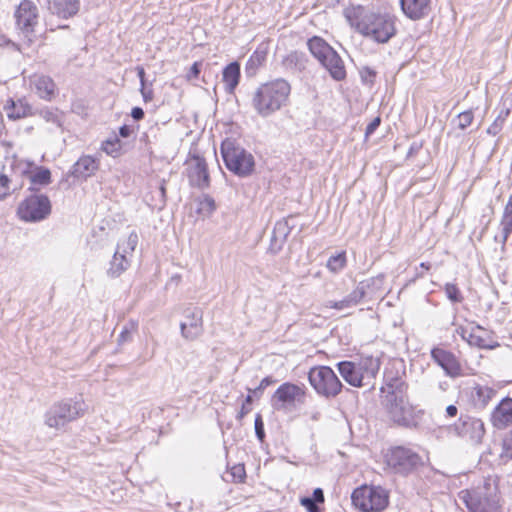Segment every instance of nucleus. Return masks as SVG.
<instances>
[{
  "mask_svg": "<svg viewBox=\"0 0 512 512\" xmlns=\"http://www.w3.org/2000/svg\"><path fill=\"white\" fill-rule=\"evenodd\" d=\"M498 130H499V127H498L497 123L495 122L488 128L487 132L495 135L498 132Z\"/></svg>",
  "mask_w": 512,
  "mask_h": 512,
  "instance_id": "13d9d810",
  "label": "nucleus"
},
{
  "mask_svg": "<svg viewBox=\"0 0 512 512\" xmlns=\"http://www.w3.org/2000/svg\"><path fill=\"white\" fill-rule=\"evenodd\" d=\"M221 153L226 167L239 176L249 175L254 168V158L251 153L236 145L231 140H225Z\"/></svg>",
  "mask_w": 512,
  "mask_h": 512,
  "instance_id": "423d86ee",
  "label": "nucleus"
},
{
  "mask_svg": "<svg viewBox=\"0 0 512 512\" xmlns=\"http://www.w3.org/2000/svg\"><path fill=\"white\" fill-rule=\"evenodd\" d=\"M380 359L373 356L361 357L354 361H342L337 364L342 378L353 387L371 385L380 369Z\"/></svg>",
  "mask_w": 512,
  "mask_h": 512,
  "instance_id": "20e7f679",
  "label": "nucleus"
},
{
  "mask_svg": "<svg viewBox=\"0 0 512 512\" xmlns=\"http://www.w3.org/2000/svg\"><path fill=\"white\" fill-rule=\"evenodd\" d=\"M445 292L447 297L453 302H460L462 300L460 292L454 284H446Z\"/></svg>",
  "mask_w": 512,
  "mask_h": 512,
  "instance_id": "a19ab883",
  "label": "nucleus"
},
{
  "mask_svg": "<svg viewBox=\"0 0 512 512\" xmlns=\"http://www.w3.org/2000/svg\"><path fill=\"white\" fill-rule=\"evenodd\" d=\"M231 475L233 476L234 481H242L245 477V469L242 465H236L231 468Z\"/></svg>",
  "mask_w": 512,
  "mask_h": 512,
  "instance_id": "c03bdc74",
  "label": "nucleus"
},
{
  "mask_svg": "<svg viewBox=\"0 0 512 512\" xmlns=\"http://www.w3.org/2000/svg\"><path fill=\"white\" fill-rule=\"evenodd\" d=\"M313 500H314V502H319V503L324 502V494H323L322 489L316 488L313 491Z\"/></svg>",
  "mask_w": 512,
  "mask_h": 512,
  "instance_id": "3c124183",
  "label": "nucleus"
},
{
  "mask_svg": "<svg viewBox=\"0 0 512 512\" xmlns=\"http://www.w3.org/2000/svg\"><path fill=\"white\" fill-rule=\"evenodd\" d=\"M201 67H202V62H200V61L194 62V64L190 67V69L188 70V72L186 74V79L188 81H192V80L198 78L200 71H201Z\"/></svg>",
  "mask_w": 512,
  "mask_h": 512,
  "instance_id": "79ce46f5",
  "label": "nucleus"
},
{
  "mask_svg": "<svg viewBox=\"0 0 512 512\" xmlns=\"http://www.w3.org/2000/svg\"><path fill=\"white\" fill-rule=\"evenodd\" d=\"M367 285L365 282L359 283L355 290H353L347 297L340 301H329L326 307L343 310L357 305L365 296Z\"/></svg>",
  "mask_w": 512,
  "mask_h": 512,
  "instance_id": "4be33fe9",
  "label": "nucleus"
},
{
  "mask_svg": "<svg viewBox=\"0 0 512 512\" xmlns=\"http://www.w3.org/2000/svg\"><path fill=\"white\" fill-rule=\"evenodd\" d=\"M491 422L497 429H505L512 424V398H504L494 408Z\"/></svg>",
  "mask_w": 512,
  "mask_h": 512,
  "instance_id": "a211bd4d",
  "label": "nucleus"
},
{
  "mask_svg": "<svg viewBox=\"0 0 512 512\" xmlns=\"http://www.w3.org/2000/svg\"><path fill=\"white\" fill-rule=\"evenodd\" d=\"M308 380L314 390L325 398H334L342 390V383L328 366H316L310 369Z\"/></svg>",
  "mask_w": 512,
  "mask_h": 512,
  "instance_id": "1a4fd4ad",
  "label": "nucleus"
},
{
  "mask_svg": "<svg viewBox=\"0 0 512 512\" xmlns=\"http://www.w3.org/2000/svg\"><path fill=\"white\" fill-rule=\"evenodd\" d=\"M240 79V65L237 62H232L226 66L222 73V80L225 89L232 93L237 87Z\"/></svg>",
  "mask_w": 512,
  "mask_h": 512,
  "instance_id": "cd10ccee",
  "label": "nucleus"
},
{
  "mask_svg": "<svg viewBox=\"0 0 512 512\" xmlns=\"http://www.w3.org/2000/svg\"><path fill=\"white\" fill-rule=\"evenodd\" d=\"M129 265L130 261L128 259V256L120 252H115L110 262L108 274L111 277H118L129 267Z\"/></svg>",
  "mask_w": 512,
  "mask_h": 512,
  "instance_id": "c85d7f7f",
  "label": "nucleus"
},
{
  "mask_svg": "<svg viewBox=\"0 0 512 512\" xmlns=\"http://www.w3.org/2000/svg\"><path fill=\"white\" fill-rule=\"evenodd\" d=\"M305 391L298 385L284 383L272 396V405L276 410L291 411L297 404L303 403Z\"/></svg>",
  "mask_w": 512,
  "mask_h": 512,
  "instance_id": "9b49d317",
  "label": "nucleus"
},
{
  "mask_svg": "<svg viewBox=\"0 0 512 512\" xmlns=\"http://www.w3.org/2000/svg\"><path fill=\"white\" fill-rule=\"evenodd\" d=\"M401 9L411 20H420L428 16L431 10L430 0H400Z\"/></svg>",
  "mask_w": 512,
  "mask_h": 512,
  "instance_id": "6ab92c4d",
  "label": "nucleus"
},
{
  "mask_svg": "<svg viewBox=\"0 0 512 512\" xmlns=\"http://www.w3.org/2000/svg\"><path fill=\"white\" fill-rule=\"evenodd\" d=\"M432 358L442 367V369L450 376H457L460 366L456 358L450 353L440 348H435L431 352Z\"/></svg>",
  "mask_w": 512,
  "mask_h": 512,
  "instance_id": "412c9836",
  "label": "nucleus"
},
{
  "mask_svg": "<svg viewBox=\"0 0 512 512\" xmlns=\"http://www.w3.org/2000/svg\"><path fill=\"white\" fill-rule=\"evenodd\" d=\"M458 409L455 405H449L446 408V416L449 418H454L457 416Z\"/></svg>",
  "mask_w": 512,
  "mask_h": 512,
  "instance_id": "603ef678",
  "label": "nucleus"
},
{
  "mask_svg": "<svg viewBox=\"0 0 512 512\" xmlns=\"http://www.w3.org/2000/svg\"><path fill=\"white\" fill-rule=\"evenodd\" d=\"M18 28L27 36L33 32L37 24V7L29 0H23L15 13Z\"/></svg>",
  "mask_w": 512,
  "mask_h": 512,
  "instance_id": "4468645a",
  "label": "nucleus"
},
{
  "mask_svg": "<svg viewBox=\"0 0 512 512\" xmlns=\"http://www.w3.org/2000/svg\"><path fill=\"white\" fill-rule=\"evenodd\" d=\"M51 212L50 200L45 195H31L18 207L19 218L26 222H37L45 219Z\"/></svg>",
  "mask_w": 512,
  "mask_h": 512,
  "instance_id": "9d476101",
  "label": "nucleus"
},
{
  "mask_svg": "<svg viewBox=\"0 0 512 512\" xmlns=\"http://www.w3.org/2000/svg\"><path fill=\"white\" fill-rule=\"evenodd\" d=\"M353 504L364 512H380L389 503L388 492L380 486L364 485L352 493Z\"/></svg>",
  "mask_w": 512,
  "mask_h": 512,
  "instance_id": "0eeeda50",
  "label": "nucleus"
},
{
  "mask_svg": "<svg viewBox=\"0 0 512 512\" xmlns=\"http://www.w3.org/2000/svg\"><path fill=\"white\" fill-rule=\"evenodd\" d=\"M512 231V195H510L508 202L504 208L503 217L501 220V233L495 236L496 242L502 246L506 243L508 236Z\"/></svg>",
  "mask_w": 512,
  "mask_h": 512,
  "instance_id": "a878e982",
  "label": "nucleus"
},
{
  "mask_svg": "<svg viewBox=\"0 0 512 512\" xmlns=\"http://www.w3.org/2000/svg\"><path fill=\"white\" fill-rule=\"evenodd\" d=\"M252 402V396L248 395L245 399V403L242 405L241 411L239 413V418L244 417L246 414H248L251 410L250 404Z\"/></svg>",
  "mask_w": 512,
  "mask_h": 512,
  "instance_id": "de8ad7c7",
  "label": "nucleus"
},
{
  "mask_svg": "<svg viewBox=\"0 0 512 512\" xmlns=\"http://www.w3.org/2000/svg\"><path fill=\"white\" fill-rule=\"evenodd\" d=\"M255 432L260 441L263 440L264 434V425L260 415H257L255 418Z\"/></svg>",
  "mask_w": 512,
  "mask_h": 512,
  "instance_id": "a18cd8bd",
  "label": "nucleus"
},
{
  "mask_svg": "<svg viewBox=\"0 0 512 512\" xmlns=\"http://www.w3.org/2000/svg\"><path fill=\"white\" fill-rule=\"evenodd\" d=\"M98 169V163L91 156L81 157L73 166V175L75 177L87 178L94 174Z\"/></svg>",
  "mask_w": 512,
  "mask_h": 512,
  "instance_id": "bb28decb",
  "label": "nucleus"
},
{
  "mask_svg": "<svg viewBox=\"0 0 512 512\" xmlns=\"http://www.w3.org/2000/svg\"><path fill=\"white\" fill-rule=\"evenodd\" d=\"M321 64L329 71L335 80H342L346 76V70L342 59L335 50L330 51L321 61Z\"/></svg>",
  "mask_w": 512,
  "mask_h": 512,
  "instance_id": "b1692460",
  "label": "nucleus"
},
{
  "mask_svg": "<svg viewBox=\"0 0 512 512\" xmlns=\"http://www.w3.org/2000/svg\"><path fill=\"white\" fill-rule=\"evenodd\" d=\"M300 503L308 510V512H319V509L312 498H302Z\"/></svg>",
  "mask_w": 512,
  "mask_h": 512,
  "instance_id": "49530a36",
  "label": "nucleus"
},
{
  "mask_svg": "<svg viewBox=\"0 0 512 512\" xmlns=\"http://www.w3.org/2000/svg\"><path fill=\"white\" fill-rule=\"evenodd\" d=\"M9 194V179L5 175H0V200Z\"/></svg>",
  "mask_w": 512,
  "mask_h": 512,
  "instance_id": "37998d69",
  "label": "nucleus"
},
{
  "mask_svg": "<svg viewBox=\"0 0 512 512\" xmlns=\"http://www.w3.org/2000/svg\"><path fill=\"white\" fill-rule=\"evenodd\" d=\"M385 462L395 472L407 473L421 462V458L411 449L394 447L386 452Z\"/></svg>",
  "mask_w": 512,
  "mask_h": 512,
  "instance_id": "f8f14e48",
  "label": "nucleus"
},
{
  "mask_svg": "<svg viewBox=\"0 0 512 512\" xmlns=\"http://www.w3.org/2000/svg\"><path fill=\"white\" fill-rule=\"evenodd\" d=\"M379 125H380V118L377 117V118L373 119L366 127V132H365L366 137L370 136L378 128Z\"/></svg>",
  "mask_w": 512,
  "mask_h": 512,
  "instance_id": "09e8293b",
  "label": "nucleus"
},
{
  "mask_svg": "<svg viewBox=\"0 0 512 512\" xmlns=\"http://www.w3.org/2000/svg\"><path fill=\"white\" fill-rule=\"evenodd\" d=\"M500 457L505 460L512 459V436L504 438Z\"/></svg>",
  "mask_w": 512,
  "mask_h": 512,
  "instance_id": "ea45409f",
  "label": "nucleus"
},
{
  "mask_svg": "<svg viewBox=\"0 0 512 512\" xmlns=\"http://www.w3.org/2000/svg\"><path fill=\"white\" fill-rule=\"evenodd\" d=\"M136 70H137L138 77L140 79L141 87H144L145 86V71H144V68L138 66L136 68Z\"/></svg>",
  "mask_w": 512,
  "mask_h": 512,
  "instance_id": "6e6d98bb",
  "label": "nucleus"
},
{
  "mask_svg": "<svg viewBox=\"0 0 512 512\" xmlns=\"http://www.w3.org/2000/svg\"><path fill=\"white\" fill-rule=\"evenodd\" d=\"M452 430L460 437L469 439L474 444H479L485 434V427L482 420L469 416H461Z\"/></svg>",
  "mask_w": 512,
  "mask_h": 512,
  "instance_id": "ddd939ff",
  "label": "nucleus"
},
{
  "mask_svg": "<svg viewBox=\"0 0 512 512\" xmlns=\"http://www.w3.org/2000/svg\"><path fill=\"white\" fill-rule=\"evenodd\" d=\"M197 203V209L196 212L199 214L203 219L209 218L214 211L216 210V203L213 198L210 196H203L196 201Z\"/></svg>",
  "mask_w": 512,
  "mask_h": 512,
  "instance_id": "2f4dec72",
  "label": "nucleus"
},
{
  "mask_svg": "<svg viewBox=\"0 0 512 512\" xmlns=\"http://www.w3.org/2000/svg\"><path fill=\"white\" fill-rule=\"evenodd\" d=\"M421 267H423L425 269H429L430 266L426 263H421Z\"/></svg>",
  "mask_w": 512,
  "mask_h": 512,
  "instance_id": "052dcab7",
  "label": "nucleus"
},
{
  "mask_svg": "<svg viewBox=\"0 0 512 512\" xmlns=\"http://www.w3.org/2000/svg\"><path fill=\"white\" fill-rule=\"evenodd\" d=\"M461 336L469 345L479 348H492L491 340L487 330L480 326H471L461 329Z\"/></svg>",
  "mask_w": 512,
  "mask_h": 512,
  "instance_id": "aec40b11",
  "label": "nucleus"
},
{
  "mask_svg": "<svg viewBox=\"0 0 512 512\" xmlns=\"http://www.w3.org/2000/svg\"><path fill=\"white\" fill-rule=\"evenodd\" d=\"M86 409V404L82 399L61 400L47 410L44 422L49 428L60 430L69 422L83 416Z\"/></svg>",
  "mask_w": 512,
  "mask_h": 512,
  "instance_id": "39448f33",
  "label": "nucleus"
},
{
  "mask_svg": "<svg viewBox=\"0 0 512 512\" xmlns=\"http://www.w3.org/2000/svg\"><path fill=\"white\" fill-rule=\"evenodd\" d=\"M131 116L135 120H141L144 117V111L140 107H134L131 111Z\"/></svg>",
  "mask_w": 512,
  "mask_h": 512,
  "instance_id": "8fccbe9b",
  "label": "nucleus"
},
{
  "mask_svg": "<svg viewBox=\"0 0 512 512\" xmlns=\"http://www.w3.org/2000/svg\"><path fill=\"white\" fill-rule=\"evenodd\" d=\"M458 498L469 512H502L498 487L490 479L473 489L461 490Z\"/></svg>",
  "mask_w": 512,
  "mask_h": 512,
  "instance_id": "7ed1b4c3",
  "label": "nucleus"
},
{
  "mask_svg": "<svg viewBox=\"0 0 512 512\" xmlns=\"http://www.w3.org/2000/svg\"><path fill=\"white\" fill-rule=\"evenodd\" d=\"M52 13L62 18L75 15L79 10V0H48Z\"/></svg>",
  "mask_w": 512,
  "mask_h": 512,
  "instance_id": "393cba45",
  "label": "nucleus"
},
{
  "mask_svg": "<svg viewBox=\"0 0 512 512\" xmlns=\"http://www.w3.org/2000/svg\"><path fill=\"white\" fill-rule=\"evenodd\" d=\"M37 114L41 119H43L46 123L55 126L56 128L62 127V117L60 112L57 109L45 107L40 109Z\"/></svg>",
  "mask_w": 512,
  "mask_h": 512,
  "instance_id": "473e14b6",
  "label": "nucleus"
},
{
  "mask_svg": "<svg viewBox=\"0 0 512 512\" xmlns=\"http://www.w3.org/2000/svg\"><path fill=\"white\" fill-rule=\"evenodd\" d=\"M346 264V253L342 251L336 255L330 256L327 260L326 267L331 273L338 274L346 267Z\"/></svg>",
  "mask_w": 512,
  "mask_h": 512,
  "instance_id": "72a5a7b5",
  "label": "nucleus"
},
{
  "mask_svg": "<svg viewBox=\"0 0 512 512\" xmlns=\"http://www.w3.org/2000/svg\"><path fill=\"white\" fill-rule=\"evenodd\" d=\"M337 1L339 2L340 0H337Z\"/></svg>",
  "mask_w": 512,
  "mask_h": 512,
  "instance_id": "680f3d73",
  "label": "nucleus"
},
{
  "mask_svg": "<svg viewBox=\"0 0 512 512\" xmlns=\"http://www.w3.org/2000/svg\"><path fill=\"white\" fill-rule=\"evenodd\" d=\"M474 391L475 400L483 407H485L496 394V391L493 388L481 385H477L474 388Z\"/></svg>",
  "mask_w": 512,
  "mask_h": 512,
  "instance_id": "c9c22d12",
  "label": "nucleus"
},
{
  "mask_svg": "<svg viewBox=\"0 0 512 512\" xmlns=\"http://www.w3.org/2000/svg\"><path fill=\"white\" fill-rule=\"evenodd\" d=\"M160 192H161V196L164 198L165 197V193H166V190H165V186L164 184L162 183L161 186H160Z\"/></svg>",
  "mask_w": 512,
  "mask_h": 512,
  "instance_id": "bf43d9fd",
  "label": "nucleus"
},
{
  "mask_svg": "<svg viewBox=\"0 0 512 512\" xmlns=\"http://www.w3.org/2000/svg\"><path fill=\"white\" fill-rule=\"evenodd\" d=\"M4 110L8 118L13 120L34 115L32 107L26 99H18L17 101L9 99L4 105Z\"/></svg>",
  "mask_w": 512,
  "mask_h": 512,
  "instance_id": "5701e85b",
  "label": "nucleus"
},
{
  "mask_svg": "<svg viewBox=\"0 0 512 512\" xmlns=\"http://www.w3.org/2000/svg\"><path fill=\"white\" fill-rule=\"evenodd\" d=\"M289 232L288 224L284 221H279L276 223L274 232H273V239L278 240L280 239L281 242H283Z\"/></svg>",
  "mask_w": 512,
  "mask_h": 512,
  "instance_id": "4c0bfd02",
  "label": "nucleus"
},
{
  "mask_svg": "<svg viewBox=\"0 0 512 512\" xmlns=\"http://www.w3.org/2000/svg\"><path fill=\"white\" fill-rule=\"evenodd\" d=\"M130 132L131 130L128 126H122L119 130L120 135L124 138L129 137Z\"/></svg>",
  "mask_w": 512,
  "mask_h": 512,
  "instance_id": "4d7b16f0",
  "label": "nucleus"
},
{
  "mask_svg": "<svg viewBox=\"0 0 512 512\" xmlns=\"http://www.w3.org/2000/svg\"><path fill=\"white\" fill-rule=\"evenodd\" d=\"M458 127L462 130H464L465 128H467L468 126L471 125L472 121H473V113L472 111H464L462 113H460L458 115Z\"/></svg>",
  "mask_w": 512,
  "mask_h": 512,
  "instance_id": "58836bf2",
  "label": "nucleus"
},
{
  "mask_svg": "<svg viewBox=\"0 0 512 512\" xmlns=\"http://www.w3.org/2000/svg\"><path fill=\"white\" fill-rule=\"evenodd\" d=\"M29 179L34 188L46 186L51 182L50 170L44 167H36L29 173Z\"/></svg>",
  "mask_w": 512,
  "mask_h": 512,
  "instance_id": "7c9ffc66",
  "label": "nucleus"
},
{
  "mask_svg": "<svg viewBox=\"0 0 512 512\" xmlns=\"http://www.w3.org/2000/svg\"><path fill=\"white\" fill-rule=\"evenodd\" d=\"M187 176L190 184L199 188L209 185V175L207 172L206 162L199 156L190 157L187 162Z\"/></svg>",
  "mask_w": 512,
  "mask_h": 512,
  "instance_id": "2eb2a0df",
  "label": "nucleus"
},
{
  "mask_svg": "<svg viewBox=\"0 0 512 512\" xmlns=\"http://www.w3.org/2000/svg\"><path fill=\"white\" fill-rule=\"evenodd\" d=\"M291 92L290 84L284 79H275L261 84L255 90L252 105L262 117H268L284 107Z\"/></svg>",
  "mask_w": 512,
  "mask_h": 512,
  "instance_id": "f03ea898",
  "label": "nucleus"
},
{
  "mask_svg": "<svg viewBox=\"0 0 512 512\" xmlns=\"http://www.w3.org/2000/svg\"><path fill=\"white\" fill-rule=\"evenodd\" d=\"M29 87L41 99L50 101L56 93V85L53 79L44 74H33L29 77Z\"/></svg>",
  "mask_w": 512,
  "mask_h": 512,
  "instance_id": "dca6fc26",
  "label": "nucleus"
},
{
  "mask_svg": "<svg viewBox=\"0 0 512 512\" xmlns=\"http://www.w3.org/2000/svg\"><path fill=\"white\" fill-rule=\"evenodd\" d=\"M386 411L391 421L407 427L417 425L422 415L407 398L396 394L387 396Z\"/></svg>",
  "mask_w": 512,
  "mask_h": 512,
  "instance_id": "6e6552de",
  "label": "nucleus"
},
{
  "mask_svg": "<svg viewBox=\"0 0 512 512\" xmlns=\"http://www.w3.org/2000/svg\"><path fill=\"white\" fill-rule=\"evenodd\" d=\"M343 15L352 28L378 43H386L395 35V19L388 13L373 12L363 6L352 5L344 9Z\"/></svg>",
  "mask_w": 512,
  "mask_h": 512,
  "instance_id": "f257e3e1",
  "label": "nucleus"
},
{
  "mask_svg": "<svg viewBox=\"0 0 512 512\" xmlns=\"http://www.w3.org/2000/svg\"><path fill=\"white\" fill-rule=\"evenodd\" d=\"M141 94L143 96V99L145 102H149L152 100L153 98V95H152V91L151 90H146L145 86L144 87H141Z\"/></svg>",
  "mask_w": 512,
  "mask_h": 512,
  "instance_id": "5fc2aeb1",
  "label": "nucleus"
},
{
  "mask_svg": "<svg viewBox=\"0 0 512 512\" xmlns=\"http://www.w3.org/2000/svg\"><path fill=\"white\" fill-rule=\"evenodd\" d=\"M272 383H273V380L270 377H265L261 380V382L256 390H259V391L264 390L267 386H269Z\"/></svg>",
  "mask_w": 512,
  "mask_h": 512,
  "instance_id": "864d4df0",
  "label": "nucleus"
},
{
  "mask_svg": "<svg viewBox=\"0 0 512 512\" xmlns=\"http://www.w3.org/2000/svg\"><path fill=\"white\" fill-rule=\"evenodd\" d=\"M102 150L111 157H119L122 154V142L118 138L108 139L103 142Z\"/></svg>",
  "mask_w": 512,
  "mask_h": 512,
  "instance_id": "e433bc0d",
  "label": "nucleus"
},
{
  "mask_svg": "<svg viewBox=\"0 0 512 512\" xmlns=\"http://www.w3.org/2000/svg\"><path fill=\"white\" fill-rule=\"evenodd\" d=\"M309 50L321 62L333 50L323 39L313 37L308 42Z\"/></svg>",
  "mask_w": 512,
  "mask_h": 512,
  "instance_id": "c756f323",
  "label": "nucleus"
},
{
  "mask_svg": "<svg viewBox=\"0 0 512 512\" xmlns=\"http://www.w3.org/2000/svg\"><path fill=\"white\" fill-rule=\"evenodd\" d=\"M182 336L193 340L202 332V312L197 308L185 311V321L180 325Z\"/></svg>",
  "mask_w": 512,
  "mask_h": 512,
  "instance_id": "f3484780",
  "label": "nucleus"
},
{
  "mask_svg": "<svg viewBox=\"0 0 512 512\" xmlns=\"http://www.w3.org/2000/svg\"><path fill=\"white\" fill-rule=\"evenodd\" d=\"M138 244V235L135 232H131L127 237L120 240L117 246L116 252H120L129 256L133 253Z\"/></svg>",
  "mask_w": 512,
  "mask_h": 512,
  "instance_id": "f704fd0d",
  "label": "nucleus"
}]
</instances>
